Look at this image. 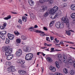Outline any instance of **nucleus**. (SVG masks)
Masks as SVG:
<instances>
[{"label":"nucleus","mask_w":75,"mask_h":75,"mask_svg":"<svg viewBox=\"0 0 75 75\" xmlns=\"http://www.w3.org/2000/svg\"><path fill=\"white\" fill-rule=\"evenodd\" d=\"M2 51H6L5 52V55L7 56L6 59L7 60H10L13 57V54L10 55V54L12 53V49H9V48L7 47H3L2 48Z\"/></svg>","instance_id":"1"},{"label":"nucleus","mask_w":75,"mask_h":75,"mask_svg":"<svg viewBox=\"0 0 75 75\" xmlns=\"http://www.w3.org/2000/svg\"><path fill=\"white\" fill-rule=\"evenodd\" d=\"M58 10V7L56 6H55L53 8L50 9V10H49V13L50 14H54V13L57 12Z\"/></svg>","instance_id":"2"},{"label":"nucleus","mask_w":75,"mask_h":75,"mask_svg":"<svg viewBox=\"0 0 75 75\" xmlns=\"http://www.w3.org/2000/svg\"><path fill=\"white\" fill-rule=\"evenodd\" d=\"M33 54L31 53H28L26 54L25 59L27 61H30L33 58Z\"/></svg>","instance_id":"3"},{"label":"nucleus","mask_w":75,"mask_h":75,"mask_svg":"<svg viewBox=\"0 0 75 75\" xmlns=\"http://www.w3.org/2000/svg\"><path fill=\"white\" fill-rule=\"evenodd\" d=\"M62 20L63 22L66 23V25L68 27H69V21L67 18V16H65L62 18Z\"/></svg>","instance_id":"4"},{"label":"nucleus","mask_w":75,"mask_h":75,"mask_svg":"<svg viewBox=\"0 0 75 75\" xmlns=\"http://www.w3.org/2000/svg\"><path fill=\"white\" fill-rule=\"evenodd\" d=\"M23 50L25 52H29L31 51V48L27 46H24L23 48Z\"/></svg>","instance_id":"5"},{"label":"nucleus","mask_w":75,"mask_h":75,"mask_svg":"<svg viewBox=\"0 0 75 75\" xmlns=\"http://www.w3.org/2000/svg\"><path fill=\"white\" fill-rule=\"evenodd\" d=\"M22 51L20 49H19L16 52V55L18 57H19V56H21L22 54Z\"/></svg>","instance_id":"6"},{"label":"nucleus","mask_w":75,"mask_h":75,"mask_svg":"<svg viewBox=\"0 0 75 75\" xmlns=\"http://www.w3.org/2000/svg\"><path fill=\"white\" fill-rule=\"evenodd\" d=\"M35 32H36V33H41V34H40V35L41 36V37H44L45 36V33L44 32L38 30L35 31Z\"/></svg>","instance_id":"7"},{"label":"nucleus","mask_w":75,"mask_h":75,"mask_svg":"<svg viewBox=\"0 0 75 75\" xmlns=\"http://www.w3.org/2000/svg\"><path fill=\"white\" fill-rule=\"evenodd\" d=\"M8 37L9 40H13V38H14V35L8 33Z\"/></svg>","instance_id":"8"},{"label":"nucleus","mask_w":75,"mask_h":75,"mask_svg":"<svg viewBox=\"0 0 75 75\" xmlns=\"http://www.w3.org/2000/svg\"><path fill=\"white\" fill-rule=\"evenodd\" d=\"M18 72L19 74L24 75V74H25L26 73V71H24V70H19Z\"/></svg>","instance_id":"9"},{"label":"nucleus","mask_w":75,"mask_h":75,"mask_svg":"<svg viewBox=\"0 0 75 75\" xmlns=\"http://www.w3.org/2000/svg\"><path fill=\"white\" fill-rule=\"evenodd\" d=\"M75 61H74L72 59H70L68 60V63L70 65H72Z\"/></svg>","instance_id":"10"},{"label":"nucleus","mask_w":75,"mask_h":75,"mask_svg":"<svg viewBox=\"0 0 75 75\" xmlns=\"http://www.w3.org/2000/svg\"><path fill=\"white\" fill-rule=\"evenodd\" d=\"M6 25H7V23H4L2 25V26H0V28L1 30H4V28H5V27H6Z\"/></svg>","instance_id":"11"},{"label":"nucleus","mask_w":75,"mask_h":75,"mask_svg":"<svg viewBox=\"0 0 75 75\" xmlns=\"http://www.w3.org/2000/svg\"><path fill=\"white\" fill-rule=\"evenodd\" d=\"M60 24L61 23L59 22H57L55 24V26L57 28H59Z\"/></svg>","instance_id":"12"},{"label":"nucleus","mask_w":75,"mask_h":75,"mask_svg":"<svg viewBox=\"0 0 75 75\" xmlns=\"http://www.w3.org/2000/svg\"><path fill=\"white\" fill-rule=\"evenodd\" d=\"M28 2L30 4V6H33L34 4V2L33 1L31 0H29L28 1Z\"/></svg>","instance_id":"13"},{"label":"nucleus","mask_w":75,"mask_h":75,"mask_svg":"<svg viewBox=\"0 0 75 75\" xmlns=\"http://www.w3.org/2000/svg\"><path fill=\"white\" fill-rule=\"evenodd\" d=\"M50 69L52 72H55V71H56V69H55V68L54 67H53L52 66L51 67H50Z\"/></svg>","instance_id":"14"},{"label":"nucleus","mask_w":75,"mask_h":75,"mask_svg":"<svg viewBox=\"0 0 75 75\" xmlns=\"http://www.w3.org/2000/svg\"><path fill=\"white\" fill-rule=\"evenodd\" d=\"M63 58L64 59H63V61L64 63H67V61H66V59H67V56H64L63 57Z\"/></svg>","instance_id":"15"},{"label":"nucleus","mask_w":75,"mask_h":75,"mask_svg":"<svg viewBox=\"0 0 75 75\" xmlns=\"http://www.w3.org/2000/svg\"><path fill=\"white\" fill-rule=\"evenodd\" d=\"M11 16H7V17L4 18V20H8V19H10V18H11Z\"/></svg>","instance_id":"16"},{"label":"nucleus","mask_w":75,"mask_h":75,"mask_svg":"<svg viewBox=\"0 0 75 75\" xmlns=\"http://www.w3.org/2000/svg\"><path fill=\"white\" fill-rule=\"evenodd\" d=\"M6 32L5 31H2L0 33V36L1 35H4L5 34H6Z\"/></svg>","instance_id":"17"},{"label":"nucleus","mask_w":75,"mask_h":75,"mask_svg":"<svg viewBox=\"0 0 75 75\" xmlns=\"http://www.w3.org/2000/svg\"><path fill=\"white\" fill-rule=\"evenodd\" d=\"M71 10L75 11V5H72L71 6Z\"/></svg>","instance_id":"18"},{"label":"nucleus","mask_w":75,"mask_h":75,"mask_svg":"<svg viewBox=\"0 0 75 75\" xmlns=\"http://www.w3.org/2000/svg\"><path fill=\"white\" fill-rule=\"evenodd\" d=\"M47 60L48 62H52V60L51 58L50 57H48Z\"/></svg>","instance_id":"19"},{"label":"nucleus","mask_w":75,"mask_h":75,"mask_svg":"<svg viewBox=\"0 0 75 75\" xmlns=\"http://www.w3.org/2000/svg\"><path fill=\"white\" fill-rule=\"evenodd\" d=\"M22 21L26 22L27 21V17L23 16L22 17Z\"/></svg>","instance_id":"20"},{"label":"nucleus","mask_w":75,"mask_h":75,"mask_svg":"<svg viewBox=\"0 0 75 75\" xmlns=\"http://www.w3.org/2000/svg\"><path fill=\"white\" fill-rule=\"evenodd\" d=\"M55 64L56 65V66L57 68L59 69V68H60V67L59 66V64L58 63V62H57V61H56L55 62Z\"/></svg>","instance_id":"21"},{"label":"nucleus","mask_w":75,"mask_h":75,"mask_svg":"<svg viewBox=\"0 0 75 75\" xmlns=\"http://www.w3.org/2000/svg\"><path fill=\"white\" fill-rule=\"evenodd\" d=\"M70 73L71 75H74L75 74V71L73 70H71L70 71Z\"/></svg>","instance_id":"22"},{"label":"nucleus","mask_w":75,"mask_h":75,"mask_svg":"<svg viewBox=\"0 0 75 75\" xmlns=\"http://www.w3.org/2000/svg\"><path fill=\"white\" fill-rule=\"evenodd\" d=\"M16 71V69L14 66H11V72H14Z\"/></svg>","instance_id":"23"},{"label":"nucleus","mask_w":75,"mask_h":75,"mask_svg":"<svg viewBox=\"0 0 75 75\" xmlns=\"http://www.w3.org/2000/svg\"><path fill=\"white\" fill-rule=\"evenodd\" d=\"M45 1H49V3L50 4L53 3L54 2V1L53 0H45Z\"/></svg>","instance_id":"24"},{"label":"nucleus","mask_w":75,"mask_h":75,"mask_svg":"<svg viewBox=\"0 0 75 75\" xmlns=\"http://www.w3.org/2000/svg\"><path fill=\"white\" fill-rule=\"evenodd\" d=\"M0 37L1 38V39L3 40H5V38H6L5 36L4 35H1L0 36Z\"/></svg>","instance_id":"25"},{"label":"nucleus","mask_w":75,"mask_h":75,"mask_svg":"<svg viewBox=\"0 0 75 75\" xmlns=\"http://www.w3.org/2000/svg\"><path fill=\"white\" fill-rule=\"evenodd\" d=\"M71 17L72 18H75V13H73L71 15Z\"/></svg>","instance_id":"26"},{"label":"nucleus","mask_w":75,"mask_h":75,"mask_svg":"<svg viewBox=\"0 0 75 75\" xmlns=\"http://www.w3.org/2000/svg\"><path fill=\"white\" fill-rule=\"evenodd\" d=\"M54 22H55V21H52V22L50 23L49 25L50 26V27H52V26L53 24L54 23Z\"/></svg>","instance_id":"27"},{"label":"nucleus","mask_w":75,"mask_h":75,"mask_svg":"<svg viewBox=\"0 0 75 75\" xmlns=\"http://www.w3.org/2000/svg\"><path fill=\"white\" fill-rule=\"evenodd\" d=\"M19 63H20L21 65H23V64H24L25 63V62H24V61L21 60L19 61Z\"/></svg>","instance_id":"28"},{"label":"nucleus","mask_w":75,"mask_h":75,"mask_svg":"<svg viewBox=\"0 0 75 75\" xmlns=\"http://www.w3.org/2000/svg\"><path fill=\"white\" fill-rule=\"evenodd\" d=\"M57 16H59V15H61V11H59L57 12V14H56Z\"/></svg>","instance_id":"29"},{"label":"nucleus","mask_w":75,"mask_h":75,"mask_svg":"<svg viewBox=\"0 0 75 75\" xmlns=\"http://www.w3.org/2000/svg\"><path fill=\"white\" fill-rule=\"evenodd\" d=\"M63 72L65 74H67L68 73V71H67V69L65 68L63 69Z\"/></svg>","instance_id":"30"},{"label":"nucleus","mask_w":75,"mask_h":75,"mask_svg":"<svg viewBox=\"0 0 75 75\" xmlns=\"http://www.w3.org/2000/svg\"><path fill=\"white\" fill-rule=\"evenodd\" d=\"M21 39L23 40H25L27 39V38L24 36H22L21 37Z\"/></svg>","instance_id":"31"},{"label":"nucleus","mask_w":75,"mask_h":75,"mask_svg":"<svg viewBox=\"0 0 75 75\" xmlns=\"http://www.w3.org/2000/svg\"><path fill=\"white\" fill-rule=\"evenodd\" d=\"M47 9V6H44L42 8V10L43 11H44L45 10H46Z\"/></svg>","instance_id":"32"},{"label":"nucleus","mask_w":75,"mask_h":75,"mask_svg":"<svg viewBox=\"0 0 75 75\" xmlns=\"http://www.w3.org/2000/svg\"><path fill=\"white\" fill-rule=\"evenodd\" d=\"M64 27V24L62 23H60L59 26V28H63Z\"/></svg>","instance_id":"33"},{"label":"nucleus","mask_w":75,"mask_h":75,"mask_svg":"<svg viewBox=\"0 0 75 75\" xmlns=\"http://www.w3.org/2000/svg\"><path fill=\"white\" fill-rule=\"evenodd\" d=\"M6 65H8L9 66L10 65H11V63L10 62H6Z\"/></svg>","instance_id":"34"},{"label":"nucleus","mask_w":75,"mask_h":75,"mask_svg":"<svg viewBox=\"0 0 75 75\" xmlns=\"http://www.w3.org/2000/svg\"><path fill=\"white\" fill-rule=\"evenodd\" d=\"M66 34H67V35H70V34H71V32H70V30H69L67 31L66 32Z\"/></svg>","instance_id":"35"},{"label":"nucleus","mask_w":75,"mask_h":75,"mask_svg":"<svg viewBox=\"0 0 75 75\" xmlns=\"http://www.w3.org/2000/svg\"><path fill=\"white\" fill-rule=\"evenodd\" d=\"M39 1L40 3H44V2H47V1H46L45 0H40Z\"/></svg>","instance_id":"36"},{"label":"nucleus","mask_w":75,"mask_h":75,"mask_svg":"<svg viewBox=\"0 0 75 75\" xmlns=\"http://www.w3.org/2000/svg\"><path fill=\"white\" fill-rule=\"evenodd\" d=\"M7 70L8 71H10V72H11V66L9 68H8L7 69Z\"/></svg>","instance_id":"37"},{"label":"nucleus","mask_w":75,"mask_h":75,"mask_svg":"<svg viewBox=\"0 0 75 75\" xmlns=\"http://www.w3.org/2000/svg\"><path fill=\"white\" fill-rule=\"evenodd\" d=\"M57 17V15H55V16H54V17H53V16H52L51 18L52 20H54V19H55V18H56Z\"/></svg>","instance_id":"38"},{"label":"nucleus","mask_w":75,"mask_h":75,"mask_svg":"<svg viewBox=\"0 0 75 75\" xmlns=\"http://www.w3.org/2000/svg\"><path fill=\"white\" fill-rule=\"evenodd\" d=\"M9 42H10V40H9L8 39H6V41L5 42L6 43V44H8Z\"/></svg>","instance_id":"39"},{"label":"nucleus","mask_w":75,"mask_h":75,"mask_svg":"<svg viewBox=\"0 0 75 75\" xmlns=\"http://www.w3.org/2000/svg\"><path fill=\"white\" fill-rule=\"evenodd\" d=\"M48 11L46 12L44 14V16L45 17H46V16H47L48 15Z\"/></svg>","instance_id":"40"},{"label":"nucleus","mask_w":75,"mask_h":75,"mask_svg":"<svg viewBox=\"0 0 75 75\" xmlns=\"http://www.w3.org/2000/svg\"><path fill=\"white\" fill-rule=\"evenodd\" d=\"M16 42L17 44H18V43H19V44H20V43L21 42L20 39H18L16 40Z\"/></svg>","instance_id":"41"},{"label":"nucleus","mask_w":75,"mask_h":75,"mask_svg":"<svg viewBox=\"0 0 75 75\" xmlns=\"http://www.w3.org/2000/svg\"><path fill=\"white\" fill-rule=\"evenodd\" d=\"M57 57L61 59L62 58V55L61 54H59L57 55Z\"/></svg>","instance_id":"42"},{"label":"nucleus","mask_w":75,"mask_h":75,"mask_svg":"<svg viewBox=\"0 0 75 75\" xmlns=\"http://www.w3.org/2000/svg\"><path fill=\"white\" fill-rule=\"evenodd\" d=\"M14 33L16 35H20V33L18 32H17L16 33L15 32Z\"/></svg>","instance_id":"43"},{"label":"nucleus","mask_w":75,"mask_h":75,"mask_svg":"<svg viewBox=\"0 0 75 75\" xmlns=\"http://www.w3.org/2000/svg\"><path fill=\"white\" fill-rule=\"evenodd\" d=\"M50 40V38L48 37H47L46 38V40L47 41H50V40Z\"/></svg>","instance_id":"44"},{"label":"nucleus","mask_w":75,"mask_h":75,"mask_svg":"<svg viewBox=\"0 0 75 75\" xmlns=\"http://www.w3.org/2000/svg\"><path fill=\"white\" fill-rule=\"evenodd\" d=\"M67 43H69V44H74V42H66Z\"/></svg>","instance_id":"45"},{"label":"nucleus","mask_w":75,"mask_h":75,"mask_svg":"<svg viewBox=\"0 0 75 75\" xmlns=\"http://www.w3.org/2000/svg\"><path fill=\"white\" fill-rule=\"evenodd\" d=\"M18 22L19 23H20V24H22V21L21 20V19H19Z\"/></svg>","instance_id":"46"},{"label":"nucleus","mask_w":75,"mask_h":75,"mask_svg":"<svg viewBox=\"0 0 75 75\" xmlns=\"http://www.w3.org/2000/svg\"><path fill=\"white\" fill-rule=\"evenodd\" d=\"M55 41H56V42H57V43H58V42H59V40H58L57 39L55 38Z\"/></svg>","instance_id":"47"},{"label":"nucleus","mask_w":75,"mask_h":75,"mask_svg":"<svg viewBox=\"0 0 75 75\" xmlns=\"http://www.w3.org/2000/svg\"><path fill=\"white\" fill-rule=\"evenodd\" d=\"M51 51H50V52H53V51H54V48H52V47L51 48Z\"/></svg>","instance_id":"48"},{"label":"nucleus","mask_w":75,"mask_h":75,"mask_svg":"<svg viewBox=\"0 0 75 75\" xmlns=\"http://www.w3.org/2000/svg\"><path fill=\"white\" fill-rule=\"evenodd\" d=\"M11 13H12V14H17V12H16L11 11Z\"/></svg>","instance_id":"49"},{"label":"nucleus","mask_w":75,"mask_h":75,"mask_svg":"<svg viewBox=\"0 0 75 75\" xmlns=\"http://www.w3.org/2000/svg\"><path fill=\"white\" fill-rule=\"evenodd\" d=\"M43 29L44 30H45V31H47V30H48L47 28L45 27L43 28Z\"/></svg>","instance_id":"50"},{"label":"nucleus","mask_w":75,"mask_h":75,"mask_svg":"<svg viewBox=\"0 0 75 75\" xmlns=\"http://www.w3.org/2000/svg\"><path fill=\"white\" fill-rule=\"evenodd\" d=\"M60 45H64V42H63L61 41L60 42Z\"/></svg>","instance_id":"51"},{"label":"nucleus","mask_w":75,"mask_h":75,"mask_svg":"<svg viewBox=\"0 0 75 75\" xmlns=\"http://www.w3.org/2000/svg\"><path fill=\"white\" fill-rule=\"evenodd\" d=\"M61 74L60 73H56L55 75H61Z\"/></svg>","instance_id":"52"},{"label":"nucleus","mask_w":75,"mask_h":75,"mask_svg":"<svg viewBox=\"0 0 75 75\" xmlns=\"http://www.w3.org/2000/svg\"><path fill=\"white\" fill-rule=\"evenodd\" d=\"M54 35H58V33H54Z\"/></svg>","instance_id":"53"},{"label":"nucleus","mask_w":75,"mask_h":75,"mask_svg":"<svg viewBox=\"0 0 75 75\" xmlns=\"http://www.w3.org/2000/svg\"><path fill=\"white\" fill-rule=\"evenodd\" d=\"M17 28H21V26H20V25H17Z\"/></svg>","instance_id":"54"},{"label":"nucleus","mask_w":75,"mask_h":75,"mask_svg":"<svg viewBox=\"0 0 75 75\" xmlns=\"http://www.w3.org/2000/svg\"><path fill=\"white\" fill-rule=\"evenodd\" d=\"M34 28H38V26L37 25H35L34 27Z\"/></svg>","instance_id":"55"},{"label":"nucleus","mask_w":75,"mask_h":75,"mask_svg":"<svg viewBox=\"0 0 75 75\" xmlns=\"http://www.w3.org/2000/svg\"><path fill=\"white\" fill-rule=\"evenodd\" d=\"M51 40H54V38L52 37H50Z\"/></svg>","instance_id":"56"},{"label":"nucleus","mask_w":75,"mask_h":75,"mask_svg":"<svg viewBox=\"0 0 75 75\" xmlns=\"http://www.w3.org/2000/svg\"><path fill=\"white\" fill-rule=\"evenodd\" d=\"M52 45V44H47V47H50V46H51Z\"/></svg>","instance_id":"57"},{"label":"nucleus","mask_w":75,"mask_h":75,"mask_svg":"<svg viewBox=\"0 0 75 75\" xmlns=\"http://www.w3.org/2000/svg\"><path fill=\"white\" fill-rule=\"evenodd\" d=\"M45 35L46 36H49V35H48V34L47 33H46L45 34Z\"/></svg>","instance_id":"58"},{"label":"nucleus","mask_w":75,"mask_h":75,"mask_svg":"<svg viewBox=\"0 0 75 75\" xmlns=\"http://www.w3.org/2000/svg\"><path fill=\"white\" fill-rule=\"evenodd\" d=\"M44 45L45 46H47V45H48V44H47V43H45Z\"/></svg>","instance_id":"59"},{"label":"nucleus","mask_w":75,"mask_h":75,"mask_svg":"<svg viewBox=\"0 0 75 75\" xmlns=\"http://www.w3.org/2000/svg\"><path fill=\"white\" fill-rule=\"evenodd\" d=\"M33 27H31L29 28V29L32 30V29H33Z\"/></svg>","instance_id":"60"},{"label":"nucleus","mask_w":75,"mask_h":75,"mask_svg":"<svg viewBox=\"0 0 75 75\" xmlns=\"http://www.w3.org/2000/svg\"><path fill=\"white\" fill-rule=\"evenodd\" d=\"M32 16H32L31 17H32V18H34V16L32 14Z\"/></svg>","instance_id":"61"},{"label":"nucleus","mask_w":75,"mask_h":75,"mask_svg":"<svg viewBox=\"0 0 75 75\" xmlns=\"http://www.w3.org/2000/svg\"><path fill=\"white\" fill-rule=\"evenodd\" d=\"M73 23L74 24H75V20H74L73 21Z\"/></svg>","instance_id":"62"},{"label":"nucleus","mask_w":75,"mask_h":75,"mask_svg":"<svg viewBox=\"0 0 75 75\" xmlns=\"http://www.w3.org/2000/svg\"><path fill=\"white\" fill-rule=\"evenodd\" d=\"M28 30L30 31H33V30H32V29H29Z\"/></svg>","instance_id":"63"},{"label":"nucleus","mask_w":75,"mask_h":75,"mask_svg":"<svg viewBox=\"0 0 75 75\" xmlns=\"http://www.w3.org/2000/svg\"><path fill=\"white\" fill-rule=\"evenodd\" d=\"M42 55H43V56H44L45 55V54H44L43 52H42Z\"/></svg>","instance_id":"64"}]
</instances>
